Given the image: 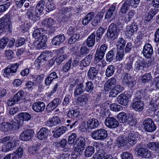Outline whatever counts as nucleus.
I'll use <instances>...</instances> for the list:
<instances>
[{"instance_id": "f257e3e1", "label": "nucleus", "mask_w": 159, "mask_h": 159, "mask_svg": "<svg viewBox=\"0 0 159 159\" xmlns=\"http://www.w3.org/2000/svg\"><path fill=\"white\" fill-rule=\"evenodd\" d=\"M45 2L44 0H40L37 1L35 9L33 7H30L27 12L29 18L34 20V19L38 17L43 13L45 9Z\"/></svg>"}, {"instance_id": "f03ea898", "label": "nucleus", "mask_w": 159, "mask_h": 159, "mask_svg": "<svg viewBox=\"0 0 159 159\" xmlns=\"http://www.w3.org/2000/svg\"><path fill=\"white\" fill-rule=\"evenodd\" d=\"M12 17L9 15L3 16L0 19V34L2 33L4 30L10 29L12 27Z\"/></svg>"}, {"instance_id": "7ed1b4c3", "label": "nucleus", "mask_w": 159, "mask_h": 159, "mask_svg": "<svg viewBox=\"0 0 159 159\" xmlns=\"http://www.w3.org/2000/svg\"><path fill=\"white\" fill-rule=\"evenodd\" d=\"M19 143V141L16 139L12 138L10 141L2 146L1 151L2 152H8L11 151L13 149L18 146Z\"/></svg>"}, {"instance_id": "20e7f679", "label": "nucleus", "mask_w": 159, "mask_h": 159, "mask_svg": "<svg viewBox=\"0 0 159 159\" xmlns=\"http://www.w3.org/2000/svg\"><path fill=\"white\" fill-rule=\"evenodd\" d=\"M142 126L144 130L147 132H152L156 129L154 122L152 119L150 118H146L143 120Z\"/></svg>"}, {"instance_id": "39448f33", "label": "nucleus", "mask_w": 159, "mask_h": 159, "mask_svg": "<svg viewBox=\"0 0 159 159\" xmlns=\"http://www.w3.org/2000/svg\"><path fill=\"white\" fill-rule=\"evenodd\" d=\"M107 136V133L106 130L103 129L96 130L91 134V137L95 140H103Z\"/></svg>"}, {"instance_id": "423d86ee", "label": "nucleus", "mask_w": 159, "mask_h": 159, "mask_svg": "<svg viewBox=\"0 0 159 159\" xmlns=\"http://www.w3.org/2000/svg\"><path fill=\"white\" fill-rule=\"evenodd\" d=\"M85 143L86 140L84 137L80 136L78 137L75 142V151L80 152L83 151L84 149Z\"/></svg>"}, {"instance_id": "0eeeda50", "label": "nucleus", "mask_w": 159, "mask_h": 159, "mask_svg": "<svg viewBox=\"0 0 159 159\" xmlns=\"http://www.w3.org/2000/svg\"><path fill=\"white\" fill-rule=\"evenodd\" d=\"M116 25L111 23L109 27L107 33V36L111 39L114 40L117 38L119 34V30L117 29Z\"/></svg>"}, {"instance_id": "6e6552de", "label": "nucleus", "mask_w": 159, "mask_h": 159, "mask_svg": "<svg viewBox=\"0 0 159 159\" xmlns=\"http://www.w3.org/2000/svg\"><path fill=\"white\" fill-rule=\"evenodd\" d=\"M16 123L14 122L12 124L7 122H3L0 124V130L4 133H8L15 127H16Z\"/></svg>"}, {"instance_id": "1a4fd4ad", "label": "nucleus", "mask_w": 159, "mask_h": 159, "mask_svg": "<svg viewBox=\"0 0 159 159\" xmlns=\"http://www.w3.org/2000/svg\"><path fill=\"white\" fill-rule=\"evenodd\" d=\"M19 64L15 63L8 66L5 69L3 70L4 76L8 77L12 76L16 72L18 68Z\"/></svg>"}, {"instance_id": "9d476101", "label": "nucleus", "mask_w": 159, "mask_h": 159, "mask_svg": "<svg viewBox=\"0 0 159 159\" xmlns=\"http://www.w3.org/2000/svg\"><path fill=\"white\" fill-rule=\"evenodd\" d=\"M45 31L42 28H36L33 31L32 36L35 39H41L45 40L48 39L47 35L44 34Z\"/></svg>"}, {"instance_id": "9b49d317", "label": "nucleus", "mask_w": 159, "mask_h": 159, "mask_svg": "<svg viewBox=\"0 0 159 159\" xmlns=\"http://www.w3.org/2000/svg\"><path fill=\"white\" fill-rule=\"evenodd\" d=\"M34 132L31 129L24 130L20 134V139L23 141H27L30 140L34 136Z\"/></svg>"}, {"instance_id": "f8f14e48", "label": "nucleus", "mask_w": 159, "mask_h": 159, "mask_svg": "<svg viewBox=\"0 0 159 159\" xmlns=\"http://www.w3.org/2000/svg\"><path fill=\"white\" fill-rule=\"evenodd\" d=\"M148 66V63L141 58L136 61L134 64V70L137 72L143 70L144 68Z\"/></svg>"}, {"instance_id": "ddd939ff", "label": "nucleus", "mask_w": 159, "mask_h": 159, "mask_svg": "<svg viewBox=\"0 0 159 159\" xmlns=\"http://www.w3.org/2000/svg\"><path fill=\"white\" fill-rule=\"evenodd\" d=\"M106 126L110 128H115L118 126L119 122L113 117H110L107 118L105 120Z\"/></svg>"}, {"instance_id": "4468645a", "label": "nucleus", "mask_w": 159, "mask_h": 159, "mask_svg": "<svg viewBox=\"0 0 159 159\" xmlns=\"http://www.w3.org/2000/svg\"><path fill=\"white\" fill-rule=\"evenodd\" d=\"M143 56L147 58L150 57L153 53V50L151 45L146 43L143 47Z\"/></svg>"}, {"instance_id": "2eb2a0df", "label": "nucleus", "mask_w": 159, "mask_h": 159, "mask_svg": "<svg viewBox=\"0 0 159 159\" xmlns=\"http://www.w3.org/2000/svg\"><path fill=\"white\" fill-rule=\"evenodd\" d=\"M138 29V27L136 24L127 26L126 27L125 33L128 36H132L134 35V33H136Z\"/></svg>"}, {"instance_id": "dca6fc26", "label": "nucleus", "mask_w": 159, "mask_h": 159, "mask_svg": "<svg viewBox=\"0 0 159 159\" xmlns=\"http://www.w3.org/2000/svg\"><path fill=\"white\" fill-rule=\"evenodd\" d=\"M45 104L42 102H37L34 103L32 106V109L36 112H41L45 109Z\"/></svg>"}, {"instance_id": "f3484780", "label": "nucleus", "mask_w": 159, "mask_h": 159, "mask_svg": "<svg viewBox=\"0 0 159 159\" xmlns=\"http://www.w3.org/2000/svg\"><path fill=\"white\" fill-rule=\"evenodd\" d=\"M107 48V45L105 44H102L100 47L99 50L98 51V50H97L95 54L96 59H97L98 58L99 59L103 58Z\"/></svg>"}, {"instance_id": "a211bd4d", "label": "nucleus", "mask_w": 159, "mask_h": 159, "mask_svg": "<svg viewBox=\"0 0 159 159\" xmlns=\"http://www.w3.org/2000/svg\"><path fill=\"white\" fill-rule=\"evenodd\" d=\"M42 24L46 27L49 28H54L56 26V21L51 18L45 19Z\"/></svg>"}, {"instance_id": "6ab92c4d", "label": "nucleus", "mask_w": 159, "mask_h": 159, "mask_svg": "<svg viewBox=\"0 0 159 159\" xmlns=\"http://www.w3.org/2000/svg\"><path fill=\"white\" fill-rule=\"evenodd\" d=\"M123 81L128 85L133 86L136 83L134 80L129 74L125 73L123 74Z\"/></svg>"}, {"instance_id": "aec40b11", "label": "nucleus", "mask_w": 159, "mask_h": 159, "mask_svg": "<svg viewBox=\"0 0 159 159\" xmlns=\"http://www.w3.org/2000/svg\"><path fill=\"white\" fill-rule=\"evenodd\" d=\"M59 102V99L55 98L47 106L46 109L48 111H51L54 110L58 106Z\"/></svg>"}, {"instance_id": "412c9836", "label": "nucleus", "mask_w": 159, "mask_h": 159, "mask_svg": "<svg viewBox=\"0 0 159 159\" xmlns=\"http://www.w3.org/2000/svg\"><path fill=\"white\" fill-rule=\"evenodd\" d=\"M116 83V80L114 78H111L108 80L105 83L104 89L106 91H108L111 89L114 88Z\"/></svg>"}, {"instance_id": "4be33fe9", "label": "nucleus", "mask_w": 159, "mask_h": 159, "mask_svg": "<svg viewBox=\"0 0 159 159\" xmlns=\"http://www.w3.org/2000/svg\"><path fill=\"white\" fill-rule=\"evenodd\" d=\"M90 97L89 94L84 93L80 96L78 99V104L81 106H84L86 104Z\"/></svg>"}, {"instance_id": "5701e85b", "label": "nucleus", "mask_w": 159, "mask_h": 159, "mask_svg": "<svg viewBox=\"0 0 159 159\" xmlns=\"http://www.w3.org/2000/svg\"><path fill=\"white\" fill-rule=\"evenodd\" d=\"M61 121L59 118L57 116L49 119V120L45 123L47 126L52 127L56 126L60 123Z\"/></svg>"}, {"instance_id": "b1692460", "label": "nucleus", "mask_w": 159, "mask_h": 159, "mask_svg": "<svg viewBox=\"0 0 159 159\" xmlns=\"http://www.w3.org/2000/svg\"><path fill=\"white\" fill-rule=\"evenodd\" d=\"M128 100V98L126 95L124 93H121L118 96L116 101L120 104L123 106H125L127 104Z\"/></svg>"}, {"instance_id": "393cba45", "label": "nucleus", "mask_w": 159, "mask_h": 159, "mask_svg": "<svg viewBox=\"0 0 159 159\" xmlns=\"http://www.w3.org/2000/svg\"><path fill=\"white\" fill-rule=\"evenodd\" d=\"M65 39L64 35H59L55 36L52 40V44L55 46H58L63 43Z\"/></svg>"}, {"instance_id": "a878e982", "label": "nucleus", "mask_w": 159, "mask_h": 159, "mask_svg": "<svg viewBox=\"0 0 159 159\" xmlns=\"http://www.w3.org/2000/svg\"><path fill=\"white\" fill-rule=\"evenodd\" d=\"M48 129L47 128H43L38 133L37 137L39 139H44L48 136Z\"/></svg>"}, {"instance_id": "bb28decb", "label": "nucleus", "mask_w": 159, "mask_h": 159, "mask_svg": "<svg viewBox=\"0 0 159 159\" xmlns=\"http://www.w3.org/2000/svg\"><path fill=\"white\" fill-rule=\"evenodd\" d=\"M99 125V123L97 119L94 118L89 120L87 123V126L88 129H93L97 128Z\"/></svg>"}, {"instance_id": "cd10ccee", "label": "nucleus", "mask_w": 159, "mask_h": 159, "mask_svg": "<svg viewBox=\"0 0 159 159\" xmlns=\"http://www.w3.org/2000/svg\"><path fill=\"white\" fill-rule=\"evenodd\" d=\"M132 106L134 110L140 111L143 110L144 107V104L143 102L138 100L134 102L133 103Z\"/></svg>"}, {"instance_id": "c85d7f7f", "label": "nucleus", "mask_w": 159, "mask_h": 159, "mask_svg": "<svg viewBox=\"0 0 159 159\" xmlns=\"http://www.w3.org/2000/svg\"><path fill=\"white\" fill-rule=\"evenodd\" d=\"M92 55H88L80 62V66L82 67L88 66L90 65L92 61Z\"/></svg>"}, {"instance_id": "c756f323", "label": "nucleus", "mask_w": 159, "mask_h": 159, "mask_svg": "<svg viewBox=\"0 0 159 159\" xmlns=\"http://www.w3.org/2000/svg\"><path fill=\"white\" fill-rule=\"evenodd\" d=\"M137 133L133 131L130 133L128 136V142L130 144L133 145L137 142Z\"/></svg>"}, {"instance_id": "7c9ffc66", "label": "nucleus", "mask_w": 159, "mask_h": 159, "mask_svg": "<svg viewBox=\"0 0 159 159\" xmlns=\"http://www.w3.org/2000/svg\"><path fill=\"white\" fill-rule=\"evenodd\" d=\"M67 130V128L66 126H61L56 130L53 136L55 138H58L65 133Z\"/></svg>"}, {"instance_id": "2f4dec72", "label": "nucleus", "mask_w": 159, "mask_h": 159, "mask_svg": "<svg viewBox=\"0 0 159 159\" xmlns=\"http://www.w3.org/2000/svg\"><path fill=\"white\" fill-rule=\"evenodd\" d=\"M95 35L94 33H92L87 38L86 44L89 47H92L95 44Z\"/></svg>"}, {"instance_id": "473e14b6", "label": "nucleus", "mask_w": 159, "mask_h": 159, "mask_svg": "<svg viewBox=\"0 0 159 159\" xmlns=\"http://www.w3.org/2000/svg\"><path fill=\"white\" fill-rule=\"evenodd\" d=\"M40 41H36L34 42L33 45L36 48L40 49L44 48L46 46V42L47 41L48 39L46 40L40 39Z\"/></svg>"}, {"instance_id": "72a5a7b5", "label": "nucleus", "mask_w": 159, "mask_h": 159, "mask_svg": "<svg viewBox=\"0 0 159 159\" xmlns=\"http://www.w3.org/2000/svg\"><path fill=\"white\" fill-rule=\"evenodd\" d=\"M147 147L149 149L154 151L159 155V143L151 142L147 144Z\"/></svg>"}, {"instance_id": "f704fd0d", "label": "nucleus", "mask_w": 159, "mask_h": 159, "mask_svg": "<svg viewBox=\"0 0 159 159\" xmlns=\"http://www.w3.org/2000/svg\"><path fill=\"white\" fill-rule=\"evenodd\" d=\"M131 5L129 1H126L125 2L120 8V13L124 14H125L129 9Z\"/></svg>"}, {"instance_id": "c9c22d12", "label": "nucleus", "mask_w": 159, "mask_h": 159, "mask_svg": "<svg viewBox=\"0 0 159 159\" xmlns=\"http://www.w3.org/2000/svg\"><path fill=\"white\" fill-rule=\"evenodd\" d=\"M94 16L93 12H90L83 19L82 23L84 25H87L93 19Z\"/></svg>"}, {"instance_id": "e433bc0d", "label": "nucleus", "mask_w": 159, "mask_h": 159, "mask_svg": "<svg viewBox=\"0 0 159 159\" xmlns=\"http://www.w3.org/2000/svg\"><path fill=\"white\" fill-rule=\"evenodd\" d=\"M115 9L116 7L115 6H112L106 12L105 17V19H109L111 18L112 19H114L115 15L113 12Z\"/></svg>"}, {"instance_id": "4c0bfd02", "label": "nucleus", "mask_w": 159, "mask_h": 159, "mask_svg": "<svg viewBox=\"0 0 159 159\" xmlns=\"http://www.w3.org/2000/svg\"><path fill=\"white\" fill-rule=\"evenodd\" d=\"M98 73V71L94 67H90L87 73L88 77L93 80L96 78V75Z\"/></svg>"}, {"instance_id": "58836bf2", "label": "nucleus", "mask_w": 159, "mask_h": 159, "mask_svg": "<svg viewBox=\"0 0 159 159\" xmlns=\"http://www.w3.org/2000/svg\"><path fill=\"white\" fill-rule=\"evenodd\" d=\"M84 91V88L83 84L82 83L78 84L74 92L75 96L79 95L82 93Z\"/></svg>"}, {"instance_id": "ea45409f", "label": "nucleus", "mask_w": 159, "mask_h": 159, "mask_svg": "<svg viewBox=\"0 0 159 159\" xmlns=\"http://www.w3.org/2000/svg\"><path fill=\"white\" fill-rule=\"evenodd\" d=\"M117 118L120 123H125L127 121L128 116L124 112H120L117 115Z\"/></svg>"}, {"instance_id": "a19ab883", "label": "nucleus", "mask_w": 159, "mask_h": 159, "mask_svg": "<svg viewBox=\"0 0 159 159\" xmlns=\"http://www.w3.org/2000/svg\"><path fill=\"white\" fill-rule=\"evenodd\" d=\"M128 142L127 137L125 136H119L117 139V143L119 146H123Z\"/></svg>"}, {"instance_id": "79ce46f5", "label": "nucleus", "mask_w": 159, "mask_h": 159, "mask_svg": "<svg viewBox=\"0 0 159 159\" xmlns=\"http://www.w3.org/2000/svg\"><path fill=\"white\" fill-rule=\"evenodd\" d=\"M79 109H78L69 111L67 116L69 118H73L78 117L80 114Z\"/></svg>"}, {"instance_id": "37998d69", "label": "nucleus", "mask_w": 159, "mask_h": 159, "mask_svg": "<svg viewBox=\"0 0 159 159\" xmlns=\"http://www.w3.org/2000/svg\"><path fill=\"white\" fill-rule=\"evenodd\" d=\"M19 118L22 121H28L31 118L30 115L27 112H21L19 115Z\"/></svg>"}, {"instance_id": "c03bdc74", "label": "nucleus", "mask_w": 159, "mask_h": 159, "mask_svg": "<svg viewBox=\"0 0 159 159\" xmlns=\"http://www.w3.org/2000/svg\"><path fill=\"white\" fill-rule=\"evenodd\" d=\"M125 43V41L123 39L119 38L116 43L117 49L124 50Z\"/></svg>"}, {"instance_id": "a18cd8bd", "label": "nucleus", "mask_w": 159, "mask_h": 159, "mask_svg": "<svg viewBox=\"0 0 159 159\" xmlns=\"http://www.w3.org/2000/svg\"><path fill=\"white\" fill-rule=\"evenodd\" d=\"M94 152V149L92 146H89L86 148L84 151L85 155L86 157L91 156Z\"/></svg>"}, {"instance_id": "49530a36", "label": "nucleus", "mask_w": 159, "mask_h": 159, "mask_svg": "<svg viewBox=\"0 0 159 159\" xmlns=\"http://www.w3.org/2000/svg\"><path fill=\"white\" fill-rule=\"evenodd\" d=\"M115 71V68L113 65H110L108 66L107 69L105 74L107 77H109L111 76L114 74Z\"/></svg>"}, {"instance_id": "de8ad7c7", "label": "nucleus", "mask_w": 159, "mask_h": 159, "mask_svg": "<svg viewBox=\"0 0 159 159\" xmlns=\"http://www.w3.org/2000/svg\"><path fill=\"white\" fill-rule=\"evenodd\" d=\"M94 89V85L93 82L88 81L85 83L84 91L87 92H91Z\"/></svg>"}, {"instance_id": "09e8293b", "label": "nucleus", "mask_w": 159, "mask_h": 159, "mask_svg": "<svg viewBox=\"0 0 159 159\" xmlns=\"http://www.w3.org/2000/svg\"><path fill=\"white\" fill-rule=\"evenodd\" d=\"M127 122H128L129 124L132 126H135L137 124L135 117L133 115L131 114H129L128 115V118Z\"/></svg>"}, {"instance_id": "8fccbe9b", "label": "nucleus", "mask_w": 159, "mask_h": 159, "mask_svg": "<svg viewBox=\"0 0 159 159\" xmlns=\"http://www.w3.org/2000/svg\"><path fill=\"white\" fill-rule=\"evenodd\" d=\"M102 58L99 59L98 58L96 60V56H95L94 62L96 64H98V65L100 67L103 68L106 65V63L104 60H102Z\"/></svg>"}, {"instance_id": "3c124183", "label": "nucleus", "mask_w": 159, "mask_h": 159, "mask_svg": "<svg viewBox=\"0 0 159 159\" xmlns=\"http://www.w3.org/2000/svg\"><path fill=\"white\" fill-rule=\"evenodd\" d=\"M24 92L21 90L19 91L14 96V100L15 102H18L20 101L24 95Z\"/></svg>"}, {"instance_id": "603ef678", "label": "nucleus", "mask_w": 159, "mask_h": 159, "mask_svg": "<svg viewBox=\"0 0 159 159\" xmlns=\"http://www.w3.org/2000/svg\"><path fill=\"white\" fill-rule=\"evenodd\" d=\"M72 61V59L70 58L69 61L66 63L62 66L63 70L65 72L68 71L70 69L71 63Z\"/></svg>"}, {"instance_id": "864d4df0", "label": "nucleus", "mask_w": 159, "mask_h": 159, "mask_svg": "<svg viewBox=\"0 0 159 159\" xmlns=\"http://www.w3.org/2000/svg\"><path fill=\"white\" fill-rule=\"evenodd\" d=\"M80 37L79 34H74L69 38V43L70 44H72L75 42L77 41Z\"/></svg>"}, {"instance_id": "5fc2aeb1", "label": "nucleus", "mask_w": 159, "mask_h": 159, "mask_svg": "<svg viewBox=\"0 0 159 159\" xmlns=\"http://www.w3.org/2000/svg\"><path fill=\"white\" fill-rule=\"evenodd\" d=\"M103 18V16L97 15H96L93 21L92 24L93 25L96 26L100 23Z\"/></svg>"}, {"instance_id": "6e6d98bb", "label": "nucleus", "mask_w": 159, "mask_h": 159, "mask_svg": "<svg viewBox=\"0 0 159 159\" xmlns=\"http://www.w3.org/2000/svg\"><path fill=\"white\" fill-rule=\"evenodd\" d=\"M110 109L112 111H119L122 109V107L117 104L113 103L110 105Z\"/></svg>"}, {"instance_id": "4d7b16f0", "label": "nucleus", "mask_w": 159, "mask_h": 159, "mask_svg": "<svg viewBox=\"0 0 159 159\" xmlns=\"http://www.w3.org/2000/svg\"><path fill=\"white\" fill-rule=\"evenodd\" d=\"M8 39L6 37L2 38L0 40V48L3 49L6 46L8 42Z\"/></svg>"}, {"instance_id": "13d9d810", "label": "nucleus", "mask_w": 159, "mask_h": 159, "mask_svg": "<svg viewBox=\"0 0 159 159\" xmlns=\"http://www.w3.org/2000/svg\"><path fill=\"white\" fill-rule=\"evenodd\" d=\"M114 57V53L113 51L111 50L108 52L106 55V60L108 61H111L113 60Z\"/></svg>"}, {"instance_id": "bf43d9fd", "label": "nucleus", "mask_w": 159, "mask_h": 159, "mask_svg": "<svg viewBox=\"0 0 159 159\" xmlns=\"http://www.w3.org/2000/svg\"><path fill=\"white\" fill-rule=\"evenodd\" d=\"M146 148H144L139 147L137 148L135 151L138 155L141 157H143L145 152H146Z\"/></svg>"}, {"instance_id": "052dcab7", "label": "nucleus", "mask_w": 159, "mask_h": 159, "mask_svg": "<svg viewBox=\"0 0 159 159\" xmlns=\"http://www.w3.org/2000/svg\"><path fill=\"white\" fill-rule=\"evenodd\" d=\"M124 56V50L117 49V54L116 56V58L117 60L120 61L122 60Z\"/></svg>"}, {"instance_id": "680f3d73", "label": "nucleus", "mask_w": 159, "mask_h": 159, "mask_svg": "<svg viewBox=\"0 0 159 159\" xmlns=\"http://www.w3.org/2000/svg\"><path fill=\"white\" fill-rule=\"evenodd\" d=\"M152 77L151 74L150 73L145 74L142 77L143 83H145L148 82L151 80Z\"/></svg>"}, {"instance_id": "e2e57ef3", "label": "nucleus", "mask_w": 159, "mask_h": 159, "mask_svg": "<svg viewBox=\"0 0 159 159\" xmlns=\"http://www.w3.org/2000/svg\"><path fill=\"white\" fill-rule=\"evenodd\" d=\"M5 56L7 59H11L14 57V53L13 51L11 50H6L5 52Z\"/></svg>"}, {"instance_id": "0e129e2a", "label": "nucleus", "mask_w": 159, "mask_h": 159, "mask_svg": "<svg viewBox=\"0 0 159 159\" xmlns=\"http://www.w3.org/2000/svg\"><path fill=\"white\" fill-rule=\"evenodd\" d=\"M10 3L8 2L5 4L0 5V12H3L6 11L10 7Z\"/></svg>"}, {"instance_id": "69168bd1", "label": "nucleus", "mask_w": 159, "mask_h": 159, "mask_svg": "<svg viewBox=\"0 0 159 159\" xmlns=\"http://www.w3.org/2000/svg\"><path fill=\"white\" fill-rule=\"evenodd\" d=\"M121 157L122 159H133L132 155L128 152H123L121 154Z\"/></svg>"}, {"instance_id": "338daca9", "label": "nucleus", "mask_w": 159, "mask_h": 159, "mask_svg": "<svg viewBox=\"0 0 159 159\" xmlns=\"http://www.w3.org/2000/svg\"><path fill=\"white\" fill-rule=\"evenodd\" d=\"M47 10L46 11L47 12H49L55 9V7L54 5L52 3L49 2L46 5Z\"/></svg>"}, {"instance_id": "774afa93", "label": "nucleus", "mask_w": 159, "mask_h": 159, "mask_svg": "<svg viewBox=\"0 0 159 159\" xmlns=\"http://www.w3.org/2000/svg\"><path fill=\"white\" fill-rule=\"evenodd\" d=\"M68 57V56L66 54L61 55L57 58L56 60V62L59 64H60Z\"/></svg>"}]
</instances>
